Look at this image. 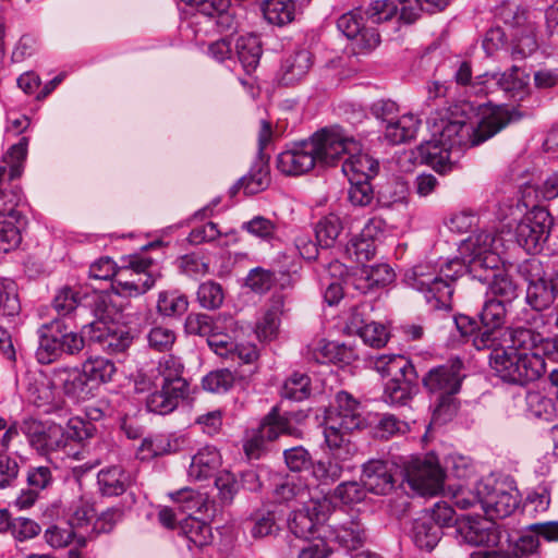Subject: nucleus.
Here are the masks:
<instances>
[{"mask_svg":"<svg viewBox=\"0 0 558 558\" xmlns=\"http://www.w3.org/2000/svg\"><path fill=\"white\" fill-rule=\"evenodd\" d=\"M95 515L94 507L81 501L73 508L69 517L66 523L75 532L76 544L80 547H85L87 542L96 536L94 529Z\"/></svg>","mask_w":558,"mask_h":558,"instance_id":"22","label":"nucleus"},{"mask_svg":"<svg viewBox=\"0 0 558 558\" xmlns=\"http://www.w3.org/2000/svg\"><path fill=\"white\" fill-rule=\"evenodd\" d=\"M38 335L36 359L40 364H50L63 354L75 355L85 345L84 338L61 319L44 324Z\"/></svg>","mask_w":558,"mask_h":558,"instance_id":"4","label":"nucleus"},{"mask_svg":"<svg viewBox=\"0 0 558 558\" xmlns=\"http://www.w3.org/2000/svg\"><path fill=\"white\" fill-rule=\"evenodd\" d=\"M234 381V374L231 371L223 368L207 374L203 378L202 384L205 390L221 393L228 391L233 386Z\"/></svg>","mask_w":558,"mask_h":558,"instance_id":"59","label":"nucleus"},{"mask_svg":"<svg viewBox=\"0 0 558 558\" xmlns=\"http://www.w3.org/2000/svg\"><path fill=\"white\" fill-rule=\"evenodd\" d=\"M441 538V531L426 517L418 518L413 523V541L415 545L427 551L433 550Z\"/></svg>","mask_w":558,"mask_h":558,"instance_id":"42","label":"nucleus"},{"mask_svg":"<svg viewBox=\"0 0 558 558\" xmlns=\"http://www.w3.org/2000/svg\"><path fill=\"white\" fill-rule=\"evenodd\" d=\"M187 299L178 291H162L158 295L157 311L168 317L179 316L186 312Z\"/></svg>","mask_w":558,"mask_h":558,"instance_id":"51","label":"nucleus"},{"mask_svg":"<svg viewBox=\"0 0 558 558\" xmlns=\"http://www.w3.org/2000/svg\"><path fill=\"white\" fill-rule=\"evenodd\" d=\"M313 65V57L308 50H299L286 58L281 66V83L293 85L304 78Z\"/></svg>","mask_w":558,"mask_h":558,"instance_id":"30","label":"nucleus"},{"mask_svg":"<svg viewBox=\"0 0 558 558\" xmlns=\"http://www.w3.org/2000/svg\"><path fill=\"white\" fill-rule=\"evenodd\" d=\"M474 117V106L464 101L433 118L432 138L418 146L422 161L437 172L446 173L453 168L463 149L482 144L520 119L515 110L507 107H498L475 122Z\"/></svg>","mask_w":558,"mask_h":558,"instance_id":"1","label":"nucleus"},{"mask_svg":"<svg viewBox=\"0 0 558 558\" xmlns=\"http://www.w3.org/2000/svg\"><path fill=\"white\" fill-rule=\"evenodd\" d=\"M488 76L489 73H484L473 77L472 65L468 61L460 62L453 75L457 85L464 87L466 94L474 96L488 94Z\"/></svg>","mask_w":558,"mask_h":558,"instance_id":"35","label":"nucleus"},{"mask_svg":"<svg viewBox=\"0 0 558 558\" xmlns=\"http://www.w3.org/2000/svg\"><path fill=\"white\" fill-rule=\"evenodd\" d=\"M59 387L54 383V374L51 377L39 376L28 388L29 400L45 412H51L61 408L62 398Z\"/></svg>","mask_w":558,"mask_h":558,"instance_id":"20","label":"nucleus"},{"mask_svg":"<svg viewBox=\"0 0 558 558\" xmlns=\"http://www.w3.org/2000/svg\"><path fill=\"white\" fill-rule=\"evenodd\" d=\"M407 284L424 294L434 310L450 308L453 290L430 263H421L404 275Z\"/></svg>","mask_w":558,"mask_h":558,"instance_id":"8","label":"nucleus"},{"mask_svg":"<svg viewBox=\"0 0 558 558\" xmlns=\"http://www.w3.org/2000/svg\"><path fill=\"white\" fill-rule=\"evenodd\" d=\"M525 328H515L510 331V342H512V349L519 350V356L521 361V385H525L530 381L538 379L546 369V364L542 353H538L535 349H523L517 344V335L520 330Z\"/></svg>","mask_w":558,"mask_h":558,"instance_id":"23","label":"nucleus"},{"mask_svg":"<svg viewBox=\"0 0 558 558\" xmlns=\"http://www.w3.org/2000/svg\"><path fill=\"white\" fill-rule=\"evenodd\" d=\"M539 546V538L532 525L515 542L512 551L478 550L470 555V558H534L532 555Z\"/></svg>","mask_w":558,"mask_h":558,"instance_id":"26","label":"nucleus"},{"mask_svg":"<svg viewBox=\"0 0 558 558\" xmlns=\"http://www.w3.org/2000/svg\"><path fill=\"white\" fill-rule=\"evenodd\" d=\"M337 412L326 418L341 423L344 429H360L364 425L360 402L345 391L336 396Z\"/></svg>","mask_w":558,"mask_h":558,"instance_id":"25","label":"nucleus"},{"mask_svg":"<svg viewBox=\"0 0 558 558\" xmlns=\"http://www.w3.org/2000/svg\"><path fill=\"white\" fill-rule=\"evenodd\" d=\"M352 325L356 328L359 336L366 344L373 348H381L386 344L388 340V332L384 325L372 322L363 326H359L357 315L353 316Z\"/></svg>","mask_w":558,"mask_h":558,"instance_id":"54","label":"nucleus"},{"mask_svg":"<svg viewBox=\"0 0 558 558\" xmlns=\"http://www.w3.org/2000/svg\"><path fill=\"white\" fill-rule=\"evenodd\" d=\"M354 429H344L341 423L326 418L324 427L325 442L335 459L351 460L357 453V447L351 440Z\"/></svg>","mask_w":558,"mask_h":558,"instance_id":"17","label":"nucleus"},{"mask_svg":"<svg viewBox=\"0 0 558 558\" xmlns=\"http://www.w3.org/2000/svg\"><path fill=\"white\" fill-rule=\"evenodd\" d=\"M349 460L335 459L332 454L326 460H319L313 463L312 474L317 482L324 485H330L338 481L344 470V463Z\"/></svg>","mask_w":558,"mask_h":558,"instance_id":"46","label":"nucleus"},{"mask_svg":"<svg viewBox=\"0 0 558 558\" xmlns=\"http://www.w3.org/2000/svg\"><path fill=\"white\" fill-rule=\"evenodd\" d=\"M493 274V280L489 282L488 289L493 298L511 303L518 296V286L513 279L506 272H495V269L489 272Z\"/></svg>","mask_w":558,"mask_h":558,"instance_id":"50","label":"nucleus"},{"mask_svg":"<svg viewBox=\"0 0 558 558\" xmlns=\"http://www.w3.org/2000/svg\"><path fill=\"white\" fill-rule=\"evenodd\" d=\"M239 61L246 73L253 72L262 56L260 40L256 35L240 36L235 43Z\"/></svg>","mask_w":558,"mask_h":558,"instance_id":"37","label":"nucleus"},{"mask_svg":"<svg viewBox=\"0 0 558 558\" xmlns=\"http://www.w3.org/2000/svg\"><path fill=\"white\" fill-rule=\"evenodd\" d=\"M242 229L266 242H272L278 239L279 227L277 222L264 216L253 217L243 223Z\"/></svg>","mask_w":558,"mask_h":558,"instance_id":"52","label":"nucleus"},{"mask_svg":"<svg viewBox=\"0 0 558 558\" xmlns=\"http://www.w3.org/2000/svg\"><path fill=\"white\" fill-rule=\"evenodd\" d=\"M325 519L326 515L322 511V506L317 502H311L293 512L289 520V529L296 537L306 538L315 532L317 524Z\"/></svg>","mask_w":558,"mask_h":558,"instance_id":"28","label":"nucleus"},{"mask_svg":"<svg viewBox=\"0 0 558 558\" xmlns=\"http://www.w3.org/2000/svg\"><path fill=\"white\" fill-rule=\"evenodd\" d=\"M498 14L500 20L514 31L513 38L515 45L513 53L525 58L536 50V22L534 12L515 3H507L500 8Z\"/></svg>","mask_w":558,"mask_h":558,"instance_id":"10","label":"nucleus"},{"mask_svg":"<svg viewBox=\"0 0 558 558\" xmlns=\"http://www.w3.org/2000/svg\"><path fill=\"white\" fill-rule=\"evenodd\" d=\"M417 389V378L389 379L385 385L383 400L390 405H407Z\"/></svg>","mask_w":558,"mask_h":558,"instance_id":"34","label":"nucleus"},{"mask_svg":"<svg viewBox=\"0 0 558 558\" xmlns=\"http://www.w3.org/2000/svg\"><path fill=\"white\" fill-rule=\"evenodd\" d=\"M331 131L323 130L311 140L295 144L292 148L279 154L278 169L288 175H301L311 171L317 162L329 166L327 142Z\"/></svg>","mask_w":558,"mask_h":558,"instance_id":"5","label":"nucleus"},{"mask_svg":"<svg viewBox=\"0 0 558 558\" xmlns=\"http://www.w3.org/2000/svg\"><path fill=\"white\" fill-rule=\"evenodd\" d=\"M28 138L22 137L20 142L13 145L8 155L4 157V161L10 166L9 179L14 180L22 173V162L25 160L27 155Z\"/></svg>","mask_w":558,"mask_h":558,"instance_id":"61","label":"nucleus"},{"mask_svg":"<svg viewBox=\"0 0 558 558\" xmlns=\"http://www.w3.org/2000/svg\"><path fill=\"white\" fill-rule=\"evenodd\" d=\"M400 13V4L398 0H376L372 2L366 10L367 20L374 24L390 20Z\"/></svg>","mask_w":558,"mask_h":558,"instance_id":"56","label":"nucleus"},{"mask_svg":"<svg viewBox=\"0 0 558 558\" xmlns=\"http://www.w3.org/2000/svg\"><path fill=\"white\" fill-rule=\"evenodd\" d=\"M118 274L111 283L116 294L123 298L140 296L150 290L158 275L153 269V260L142 255H130L122 259Z\"/></svg>","mask_w":558,"mask_h":558,"instance_id":"7","label":"nucleus"},{"mask_svg":"<svg viewBox=\"0 0 558 558\" xmlns=\"http://www.w3.org/2000/svg\"><path fill=\"white\" fill-rule=\"evenodd\" d=\"M53 374L54 383L69 398L83 401L93 396L94 386L89 384L83 368H59Z\"/></svg>","mask_w":558,"mask_h":558,"instance_id":"18","label":"nucleus"},{"mask_svg":"<svg viewBox=\"0 0 558 558\" xmlns=\"http://www.w3.org/2000/svg\"><path fill=\"white\" fill-rule=\"evenodd\" d=\"M160 390L150 393L146 401L148 411L157 414H168L172 412L179 404V401L184 399L186 392H175L172 388L158 386Z\"/></svg>","mask_w":558,"mask_h":558,"instance_id":"41","label":"nucleus"},{"mask_svg":"<svg viewBox=\"0 0 558 558\" xmlns=\"http://www.w3.org/2000/svg\"><path fill=\"white\" fill-rule=\"evenodd\" d=\"M526 78L524 72L518 66H512L510 71L504 73H489L488 94L498 88L512 98L521 99L525 94Z\"/></svg>","mask_w":558,"mask_h":558,"instance_id":"27","label":"nucleus"},{"mask_svg":"<svg viewBox=\"0 0 558 558\" xmlns=\"http://www.w3.org/2000/svg\"><path fill=\"white\" fill-rule=\"evenodd\" d=\"M555 290H558V287H555L554 279L551 286H548L544 280L531 282L526 291V302L533 310L543 311L553 304Z\"/></svg>","mask_w":558,"mask_h":558,"instance_id":"47","label":"nucleus"},{"mask_svg":"<svg viewBox=\"0 0 558 558\" xmlns=\"http://www.w3.org/2000/svg\"><path fill=\"white\" fill-rule=\"evenodd\" d=\"M180 529L186 539L195 547L202 548L211 542V527L197 518L187 517L180 523Z\"/></svg>","mask_w":558,"mask_h":558,"instance_id":"43","label":"nucleus"},{"mask_svg":"<svg viewBox=\"0 0 558 558\" xmlns=\"http://www.w3.org/2000/svg\"><path fill=\"white\" fill-rule=\"evenodd\" d=\"M270 182L269 168L264 162L254 165L250 173L240 179L236 189H243L246 195H254L264 191Z\"/></svg>","mask_w":558,"mask_h":558,"instance_id":"45","label":"nucleus"},{"mask_svg":"<svg viewBox=\"0 0 558 558\" xmlns=\"http://www.w3.org/2000/svg\"><path fill=\"white\" fill-rule=\"evenodd\" d=\"M20 311L16 284L13 280L0 281V312L5 316H13Z\"/></svg>","mask_w":558,"mask_h":558,"instance_id":"57","label":"nucleus"},{"mask_svg":"<svg viewBox=\"0 0 558 558\" xmlns=\"http://www.w3.org/2000/svg\"><path fill=\"white\" fill-rule=\"evenodd\" d=\"M482 508L492 518H506L519 506L520 495L512 482L486 481L478 483Z\"/></svg>","mask_w":558,"mask_h":558,"instance_id":"11","label":"nucleus"},{"mask_svg":"<svg viewBox=\"0 0 558 558\" xmlns=\"http://www.w3.org/2000/svg\"><path fill=\"white\" fill-rule=\"evenodd\" d=\"M420 125V120L413 114H403L384 128V137L392 145L405 143L414 138Z\"/></svg>","mask_w":558,"mask_h":558,"instance_id":"32","label":"nucleus"},{"mask_svg":"<svg viewBox=\"0 0 558 558\" xmlns=\"http://www.w3.org/2000/svg\"><path fill=\"white\" fill-rule=\"evenodd\" d=\"M331 537L347 550H356L367 539L366 529L360 520H350L331 527Z\"/></svg>","mask_w":558,"mask_h":558,"instance_id":"29","label":"nucleus"},{"mask_svg":"<svg viewBox=\"0 0 558 558\" xmlns=\"http://www.w3.org/2000/svg\"><path fill=\"white\" fill-rule=\"evenodd\" d=\"M97 482L102 495L119 496L130 484V475L118 465L99 471Z\"/></svg>","mask_w":558,"mask_h":558,"instance_id":"36","label":"nucleus"},{"mask_svg":"<svg viewBox=\"0 0 558 558\" xmlns=\"http://www.w3.org/2000/svg\"><path fill=\"white\" fill-rule=\"evenodd\" d=\"M342 231V222L337 215L330 214L322 218L315 229L319 246L328 248L335 245Z\"/></svg>","mask_w":558,"mask_h":558,"instance_id":"48","label":"nucleus"},{"mask_svg":"<svg viewBox=\"0 0 558 558\" xmlns=\"http://www.w3.org/2000/svg\"><path fill=\"white\" fill-rule=\"evenodd\" d=\"M311 395V379L302 373H293L283 384L281 396L293 401H302Z\"/></svg>","mask_w":558,"mask_h":558,"instance_id":"53","label":"nucleus"},{"mask_svg":"<svg viewBox=\"0 0 558 558\" xmlns=\"http://www.w3.org/2000/svg\"><path fill=\"white\" fill-rule=\"evenodd\" d=\"M517 344L523 349H535L542 357L558 362V338H544L532 329H524L517 335Z\"/></svg>","mask_w":558,"mask_h":558,"instance_id":"33","label":"nucleus"},{"mask_svg":"<svg viewBox=\"0 0 558 558\" xmlns=\"http://www.w3.org/2000/svg\"><path fill=\"white\" fill-rule=\"evenodd\" d=\"M521 361L519 350L512 343L505 350H494L490 354V366L505 381L521 385Z\"/></svg>","mask_w":558,"mask_h":558,"instance_id":"21","label":"nucleus"},{"mask_svg":"<svg viewBox=\"0 0 558 558\" xmlns=\"http://www.w3.org/2000/svg\"><path fill=\"white\" fill-rule=\"evenodd\" d=\"M275 274L268 269L256 267L246 277V286L257 293H265L274 286Z\"/></svg>","mask_w":558,"mask_h":558,"instance_id":"63","label":"nucleus"},{"mask_svg":"<svg viewBox=\"0 0 558 558\" xmlns=\"http://www.w3.org/2000/svg\"><path fill=\"white\" fill-rule=\"evenodd\" d=\"M223 299V290L217 282L206 281L198 287L197 300L204 308H218L222 304Z\"/></svg>","mask_w":558,"mask_h":558,"instance_id":"58","label":"nucleus"},{"mask_svg":"<svg viewBox=\"0 0 558 558\" xmlns=\"http://www.w3.org/2000/svg\"><path fill=\"white\" fill-rule=\"evenodd\" d=\"M456 533L462 542L474 546H495L499 542L493 522L483 518L462 517L456 521Z\"/></svg>","mask_w":558,"mask_h":558,"instance_id":"15","label":"nucleus"},{"mask_svg":"<svg viewBox=\"0 0 558 558\" xmlns=\"http://www.w3.org/2000/svg\"><path fill=\"white\" fill-rule=\"evenodd\" d=\"M22 432L27 436L29 444L40 452L54 451L63 445L64 433L60 425L26 420L23 422Z\"/></svg>","mask_w":558,"mask_h":558,"instance_id":"16","label":"nucleus"},{"mask_svg":"<svg viewBox=\"0 0 558 558\" xmlns=\"http://www.w3.org/2000/svg\"><path fill=\"white\" fill-rule=\"evenodd\" d=\"M262 12L269 24L283 26L294 20L295 4L293 0H265Z\"/></svg>","mask_w":558,"mask_h":558,"instance_id":"38","label":"nucleus"},{"mask_svg":"<svg viewBox=\"0 0 558 558\" xmlns=\"http://www.w3.org/2000/svg\"><path fill=\"white\" fill-rule=\"evenodd\" d=\"M508 305L509 303L495 298L486 300L480 314L483 327L500 329L506 323Z\"/></svg>","mask_w":558,"mask_h":558,"instance_id":"49","label":"nucleus"},{"mask_svg":"<svg viewBox=\"0 0 558 558\" xmlns=\"http://www.w3.org/2000/svg\"><path fill=\"white\" fill-rule=\"evenodd\" d=\"M184 366L179 357L167 355L159 360L156 367V379L160 383L157 386L172 388L175 392L189 393V383L183 377Z\"/></svg>","mask_w":558,"mask_h":558,"instance_id":"24","label":"nucleus"},{"mask_svg":"<svg viewBox=\"0 0 558 558\" xmlns=\"http://www.w3.org/2000/svg\"><path fill=\"white\" fill-rule=\"evenodd\" d=\"M221 464L219 451L211 446H206L193 456L189 476L195 481L206 480L211 476Z\"/></svg>","mask_w":558,"mask_h":558,"instance_id":"31","label":"nucleus"},{"mask_svg":"<svg viewBox=\"0 0 558 558\" xmlns=\"http://www.w3.org/2000/svg\"><path fill=\"white\" fill-rule=\"evenodd\" d=\"M525 402L526 410L531 415L545 421H549L554 416L555 405L551 399L539 391H529Z\"/></svg>","mask_w":558,"mask_h":558,"instance_id":"55","label":"nucleus"},{"mask_svg":"<svg viewBox=\"0 0 558 558\" xmlns=\"http://www.w3.org/2000/svg\"><path fill=\"white\" fill-rule=\"evenodd\" d=\"M283 457L287 466L293 472H300L313 466L310 452L302 446L286 449Z\"/></svg>","mask_w":558,"mask_h":558,"instance_id":"64","label":"nucleus"},{"mask_svg":"<svg viewBox=\"0 0 558 558\" xmlns=\"http://www.w3.org/2000/svg\"><path fill=\"white\" fill-rule=\"evenodd\" d=\"M400 4V19L405 23L416 21L422 12L435 13L442 11L450 0H398Z\"/></svg>","mask_w":558,"mask_h":558,"instance_id":"40","label":"nucleus"},{"mask_svg":"<svg viewBox=\"0 0 558 558\" xmlns=\"http://www.w3.org/2000/svg\"><path fill=\"white\" fill-rule=\"evenodd\" d=\"M553 219L548 210L543 207H533L515 228L518 244L529 253L538 252L542 243L547 240Z\"/></svg>","mask_w":558,"mask_h":558,"instance_id":"12","label":"nucleus"},{"mask_svg":"<svg viewBox=\"0 0 558 558\" xmlns=\"http://www.w3.org/2000/svg\"><path fill=\"white\" fill-rule=\"evenodd\" d=\"M410 486L421 495L437 494L444 482V472L433 459H415L405 471Z\"/></svg>","mask_w":558,"mask_h":558,"instance_id":"13","label":"nucleus"},{"mask_svg":"<svg viewBox=\"0 0 558 558\" xmlns=\"http://www.w3.org/2000/svg\"><path fill=\"white\" fill-rule=\"evenodd\" d=\"M175 339V332L163 326H155L147 333L149 348L159 352L171 350Z\"/></svg>","mask_w":558,"mask_h":558,"instance_id":"60","label":"nucleus"},{"mask_svg":"<svg viewBox=\"0 0 558 558\" xmlns=\"http://www.w3.org/2000/svg\"><path fill=\"white\" fill-rule=\"evenodd\" d=\"M499 241L494 233L480 231L470 235L460 246V254L468 263V271L480 281L489 280V272L499 265Z\"/></svg>","mask_w":558,"mask_h":558,"instance_id":"6","label":"nucleus"},{"mask_svg":"<svg viewBox=\"0 0 558 558\" xmlns=\"http://www.w3.org/2000/svg\"><path fill=\"white\" fill-rule=\"evenodd\" d=\"M326 145L329 166L342 160V172L349 180H371L376 175L378 162L362 153L361 144L354 138L331 131Z\"/></svg>","mask_w":558,"mask_h":558,"instance_id":"3","label":"nucleus"},{"mask_svg":"<svg viewBox=\"0 0 558 558\" xmlns=\"http://www.w3.org/2000/svg\"><path fill=\"white\" fill-rule=\"evenodd\" d=\"M391 465L381 460H371L363 466L362 483L365 489L376 495H387L395 486Z\"/></svg>","mask_w":558,"mask_h":558,"instance_id":"19","label":"nucleus"},{"mask_svg":"<svg viewBox=\"0 0 558 558\" xmlns=\"http://www.w3.org/2000/svg\"><path fill=\"white\" fill-rule=\"evenodd\" d=\"M111 312L104 299L95 302L94 313L97 319L89 324L90 340L99 344L102 351L117 354L130 348L133 337L125 328L109 323Z\"/></svg>","mask_w":558,"mask_h":558,"instance_id":"9","label":"nucleus"},{"mask_svg":"<svg viewBox=\"0 0 558 558\" xmlns=\"http://www.w3.org/2000/svg\"><path fill=\"white\" fill-rule=\"evenodd\" d=\"M338 29L347 38L354 40L360 50H372L380 41L379 34L374 27H368L363 23V17L359 9L342 14L337 22Z\"/></svg>","mask_w":558,"mask_h":558,"instance_id":"14","label":"nucleus"},{"mask_svg":"<svg viewBox=\"0 0 558 558\" xmlns=\"http://www.w3.org/2000/svg\"><path fill=\"white\" fill-rule=\"evenodd\" d=\"M83 369L89 380V384L94 387L98 384L112 380V377L117 372L113 362L100 356L88 359L83 364Z\"/></svg>","mask_w":558,"mask_h":558,"instance_id":"44","label":"nucleus"},{"mask_svg":"<svg viewBox=\"0 0 558 558\" xmlns=\"http://www.w3.org/2000/svg\"><path fill=\"white\" fill-rule=\"evenodd\" d=\"M462 362L453 360L447 364L434 367L423 378L424 387L432 393L438 395L433 413V422L444 424L450 421L458 411L454 396L460 391L463 379Z\"/></svg>","mask_w":558,"mask_h":558,"instance_id":"2","label":"nucleus"},{"mask_svg":"<svg viewBox=\"0 0 558 558\" xmlns=\"http://www.w3.org/2000/svg\"><path fill=\"white\" fill-rule=\"evenodd\" d=\"M258 430L260 437L269 441L277 439L280 435H299L298 429L291 426L287 417L279 414L277 408L265 416Z\"/></svg>","mask_w":558,"mask_h":558,"instance_id":"39","label":"nucleus"},{"mask_svg":"<svg viewBox=\"0 0 558 558\" xmlns=\"http://www.w3.org/2000/svg\"><path fill=\"white\" fill-rule=\"evenodd\" d=\"M251 535L260 538L271 535L277 530L275 514L271 511H259L251 518Z\"/></svg>","mask_w":558,"mask_h":558,"instance_id":"62","label":"nucleus"}]
</instances>
